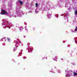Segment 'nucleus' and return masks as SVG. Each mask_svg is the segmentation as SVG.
<instances>
[{
	"label": "nucleus",
	"instance_id": "423d86ee",
	"mask_svg": "<svg viewBox=\"0 0 77 77\" xmlns=\"http://www.w3.org/2000/svg\"><path fill=\"white\" fill-rule=\"evenodd\" d=\"M8 41H10V38H8Z\"/></svg>",
	"mask_w": 77,
	"mask_h": 77
},
{
	"label": "nucleus",
	"instance_id": "f257e3e1",
	"mask_svg": "<svg viewBox=\"0 0 77 77\" xmlns=\"http://www.w3.org/2000/svg\"><path fill=\"white\" fill-rule=\"evenodd\" d=\"M2 11L3 12L1 13V15H4V14H5V15H8V13L6 12L5 10L2 9Z\"/></svg>",
	"mask_w": 77,
	"mask_h": 77
},
{
	"label": "nucleus",
	"instance_id": "0eeeda50",
	"mask_svg": "<svg viewBox=\"0 0 77 77\" xmlns=\"http://www.w3.org/2000/svg\"><path fill=\"white\" fill-rule=\"evenodd\" d=\"M77 26L76 27V29L75 30V31H77Z\"/></svg>",
	"mask_w": 77,
	"mask_h": 77
},
{
	"label": "nucleus",
	"instance_id": "9d476101",
	"mask_svg": "<svg viewBox=\"0 0 77 77\" xmlns=\"http://www.w3.org/2000/svg\"><path fill=\"white\" fill-rule=\"evenodd\" d=\"M47 57H46L45 58V59H47Z\"/></svg>",
	"mask_w": 77,
	"mask_h": 77
},
{
	"label": "nucleus",
	"instance_id": "7ed1b4c3",
	"mask_svg": "<svg viewBox=\"0 0 77 77\" xmlns=\"http://www.w3.org/2000/svg\"><path fill=\"white\" fill-rule=\"evenodd\" d=\"M73 73L74 74V75H77V74L76 73L74 72Z\"/></svg>",
	"mask_w": 77,
	"mask_h": 77
},
{
	"label": "nucleus",
	"instance_id": "20e7f679",
	"mask_svg": "<svg viewBox=\"0 0 77 77\" xmlns=\"http://www.w3.org/2000/svg\"><path fill=\"white\" fill-rule=\"evenodd\" d=\"M35 5L36 6H38V3H36Z\"/></svg>",
	"mask_w": 77,
	"mask_h": 77
},
{
	"label": "nucleus",
	"instance_id": "6e6552de",
	"mask_svg": "<svg viewBox=\"0 0 77 77\" xmlns=\"http://www.w3.org/2000/svg\"><path fill=\"white\" fill-rule=\"evenodd\" d=\"M30 51H33V49H31L30 50Z\"/></svg>",
	"mask_w": 77,
	"mask_h": 77
},
{
	"label": "nucleus",
	"instance_id": "9b49d317",
	"mask_svg": "<svg viewBox=\"0 0 77 77\" xmlns=\"http://www.w3.org/2000/svg\"><path fill=\"white\" fill-rule=\"evenodd\" d=\"M19 0V1H20V0Z\"/></svg>",
	"mask_w": 77,
	"mask_h": 77
},
{
	"label": "nucleus",
	"instance_id": "1a4fd4ad",
	"mask_svg": "<svg viewBox=\"0 0 77 77\" xmlns=\"http://www.w3.org/2000/svg\"><path fill=\"white\" fill-rule=\"evenodd\" d=\"M14 50H15V48L14 49Z\"/></svg>",
	"mask_w": 77,
	"mask_h": 77
},
{
	"label": "nucleus",
	"instance_id": "f03ea898",
	"mask_svg": "<svg viewBox=\"0 0 77 77\" xmlns=\"http://www.w3.org/2000/svg\"><path fill=\"white\" fill-rule=\"evenodd\" d=\"M19 3H20V5H23V2L21 1H19Z\"/></svg>",
	"mask_w": 77,
	"mask_h": 77
},
{
	"label": "nucleus",
	"instance_id": "39448f33",
	"mask_svg": "<svg viewBox=\"0 0 77 77\" xmlns=\"http://www.w3.org/2000/svg\"><path fill=\"white\" fill-rule=\"evenodd\" d=\"M75 14H76V15H77V11H75Z\"/></svg>",
	"mask_w": 77,
	"mask_h": 77
}]
</instances>
